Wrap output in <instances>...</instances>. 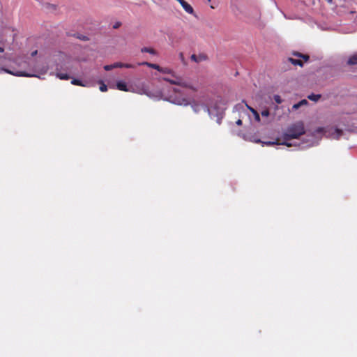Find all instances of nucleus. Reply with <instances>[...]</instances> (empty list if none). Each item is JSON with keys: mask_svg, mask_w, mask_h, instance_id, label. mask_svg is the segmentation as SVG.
Listing matches in <instances>:
<instances>
[{"mask_svg": "<svg viewBox=\"0 0 357 357\" xmlns=\"http://www.w3.org/2000/svg\"><path fill=\"white\" fill-rule=\"evenodd\" d=\"M116 68H123V63L116 62L111 65H106L104 66V69L107 71L111 70Z\"/></svg>", "mask_w": 357, "mask_h": 357, "instance_id": "obj_15", "label": "nucleus"}, {"mask_svg": "<svg viewBox=\"0 0 357 357\" xmlns=\"http://www.w3.org/2000/svg\"><path fill=\"white\" fill-rule=\"evenodd\" d=\"M246 107H248V109L252 113L253 116H254V118H255V120L257 122H260L261 121V119H260V115L257 112V110H255L254 108L250 107L249 105H248L246 104Z\"/></svg>", "mask_w": 357, "mask_h": 357, "instance_id": "obj_16", "label": "nucleus"}, {"mask_svg": "<svg viewBox=\"0 0 357 357\" xmlns=\"http://www.w3.org/2000/svg\"><path fill=\"white\" fill-rule=\"evenodd\" d=\"M70 58L64 53H59L56 59L55 76L62 80H68L70 75L67 73L70 70Z\"/></svg>", "mask_w": 357, "mask_h": 357, "instance_id": "obj_4", "label": "nucleus"}, {"mask_svg": "<svg viewBox=\"0 0 357 357\" xmlns=\"http://www.w3.org/2000/svg\"><path fill=\"white\" fill-rule=\"evenodd\" d=\"M346 133L344 130L335 126H328L326 128H318L314 130L313 135L309 137L310 139H307V146H313L316 144L322 135L332 139H340L344 137Z\"/></svg>", "mask_w": 357, "mask_h": 357, "instance_id": "obj_1", "label": "nucleus"}, {"mask_svg": "<svg viewBox=\"0 0 357 357\" xmlns=\"http://www.w3.org/2000/svg\"><path fill=\"white\" fill-rule=\"evenodd\" d=\"M252 141L256 142V143H259V142H261L260 139H256L255 137H253L252 139H251Z\"/></svg>", "mask_w": 357, "mask_h": 357, "instance_id": "obj_30", "label": "nucleus"}, {"mask_svg": "<svg viewBox=\"0 0 357 357\" xmlns=\"http://www.w3.org/2000/svg\"><path fill=\"white\" fill-rule=\"evenodd\" d=\"M208 2L211 1V0H207Z\"/></svg>", "mask_w": 357, "mask_h": 357, "instance_id": "obj_38", "label": "nucleus"}, {"mask_svg": "<svg viewBox=\"0 0 357 357\" xmlns=\"http://www.w3.org/2000/svg\"><path fill=\"white\" fill-rule=\"evenodd\" d=\"M191 60L196 62V63H200L202 61H206L207 59V56L203 54L195 55L192 54L190 57Z\"/></svg>", "mask_w": 357, "mask_h": 357, "instance_id": "obj_12", "label": "nucleus"}, {"mask_svg": "<svg viewBox=\"0 0 357 357\" xmlns=\"http://www.w3.org/2000/svg\"><path fill=\"white\" fill-rule=\"evenodd\" d=\"M116 89L119 91L130 92V84L128 86L126 82L123 80H119L116 82Z\"/></svg>", "mask_w": 357, "mask_h": 357, "instance_id": "obj_11", "label": "nucleus"}, {"mask_svg": "<svg viewBox=\"0 0 357 357\" xmlns=\"http://www.w3.org/2000/svg\"><path fill=\"white\" fill-rule=\"evenodd\" d=\"M100 91L102 92H105L107 91V86L104 83H102V81L100 82Z\"/></svg>", "mask_w": 357, "mask_h": 357, "instance_id": "obj_24", "label": "nucleus"}, {"mask_svg": "<svg viewBox=\"0 0 357 357\" xmlns=\"http://www.w3.org/2000/svg\"><path fill=\"white\" fill-rule=\"evenodd\" d=\"M303 58L305 59V61H307L309 59L308 56H303Z\"/></svg>", "mask_w": 357, "mask_h": 357, "instance_id": "obj_33", "label": "nucleus"}, {"mask_svg": "<svg viewBox=\"0 0 357 357\" xmlns=\"http://www.w3.org/2000/svg\"><path fill=\"white\" fill-rule=\"evenodd\" d=\"M189 104L187 105H190L192 109L195 114H199L202 111L206 112L208 115H211L213 114V110L212 108H209L208 106V103L205 104L202 102L201 101L193 100L192 101H190L188 100Z\"/></svg>", "mask_w": 357, "mask_h": 357, "instance_id": "obj_8", "label": "nucleus"}, {"mask_svg": "<svg viewBox=\"0 0 357 357\" xmlns=\"http://www.w3.org/2000/svg\"><path fill=\"white\" fill-rule=\"evenodd\" d=\"M305 130L303 123L302 122H298L287 130L286 132L284 133V140L282 142L278 143V144L282 145H286L287 146H291V144L289 142L290 139H297L299 136L304 134ZM264 144L266 145H273L277 144L275 142H263Z\"/></svg>", "mask_w": 357, "mask_h": 357, "instance_id": "obj_3", "label": "nucleus"}, {"mask_svg": "<svg viewBox=\"0 0 357 357\" xmlns=\"http://www.w3.org/2000/svg\"><path fill=\"white\" fill-rule=\"evenodd\" d=\"M236 123L238 126H241L242 124V121L241 119H238V121H236Z\"/></svg>", "mask_w": 357, "mask_h": 357, "instance_id": "obj_31", "label": "nucleus"}, {"mask_svg": "<svg viewBox=\"0 0 357 357\" xmlns=\"http://www.w3.org/2000/svg\"><path fill=\"white\" fill-rule=\"evenodd\" d=\"M307 98L310 100L317 102L321 98V96L319 94H311V95H309Z\"/></svg>", "mask_w": 357, "mask_h": 357, "instance_id": "obj_22", "label": "nucleus"}, {"mask_svg": "<svg viewBox=\"0 0 357 357\" xmlns=\"http://www.w3.org/2000/svg\"><path fill=\"white\" fill-rule=\"evenodd\" d=\"M348 63L350 65L357 64V54L351 56L348 60Z\"/></svg>", "mask_w": 357, "mask_h": 357, "instance_id": "obj_21", "label": "nucleus"}, {"mask_svg": "<svg viewBox=\"0 0 357 357\" xmlns=\"http://www.w3.org/2000/svg\"><path fill=\"white\" fill-rule=\"evenodd\" d=\"M7 73L11 74L13 75L19 76V77H36L40 78V76L36 73H39L40 75H44L47 73L48 70V68L46 66L40 67L38 65H36L33 68V70L36 73H29L22 70H10V69H3Z\"/></svg>", "mask_w": 357, "mask_h": 357, "instance_id": "obj_5", "label": "nucleus"}, {"mask_svg": "<svg viewBox=\"0 0 357 357\" xmlns=\"http://www.w3.org/2000/svg\"><path fill=\"white\" fill-rule=\"evenodd\" d=\"M174 94L166 95L161 90H155L151 91H149V93L151 96H147L148 97L159 100H163L165 101H168L172 104L181 105V106H187L188 102V99L186 97H184L181 95H177L176 93L178 92L176 89H173Z\"/></svg>", "mask_w": 357, "mask_h": 357, "instance_id": "obj_2", "label": "nucleus"}, {"mask_svg": "<svg viewBox=\"0 0 357 357\" xmlns=\"http://www.w3.org/2000/svg\"><path fill=\"white\" fill-rule=\"evenodd\" d=\"M131 93H138L141 95L151 96L149 93V90L144 82L139 83H131L130 84V91Z\"/></svg>", "mask_w": 357, "mask_h": 357, "instance_id": "obj_9", "label": "nucleus"}, {"mask_svg": "<svg viewBox=\"0 0 357 357\" xmlns=\"http://www.w3.org/2000/svg\"><path fill=\"white\" fill-rule=\"evenodd\" d=\"M77 37L78 38L82 40H88V38L86 36H77Z\"/></svg>", "mask_w": 357, "mask_h": 357, "instance_id": "obj_28", "label": "nucleus"}, {"mask_svg": "<svg viewBox=\"0 0 357 357\" xmlns=\"http://www.w3.org/2000/svg\"><path fill=\"white\" fill-rule=\"evenodd\" d=\"M123 68H134V66L129 63H123Z\"/></svg>", "mask_w": 357, "mask_h": 357, "instance_id": "obj_27", "label": "nucleus"}, {"mask_svg": "<svg viewBox=\"0 0 357 357\" xmlns=\"http://www.w3.org/2000/svg\"><path fill=\"white\" fill-rule=\"evenodd\" d=\"M208 106L209 108H212L213 110V114L208 116L211 119L215 120L218 124H220L221 119H222L225 110L224 107L221 105L220 101H219L218 99L210 100L208 102Z\"/></svg>", "mask_w": 357, "mask_h": 357, "instance_id": "obj_7", "label": "nucleus"}, {"mask_svg": "<svg viewBox=\"0 0 357 357\" xmlns=\"http://www.w3.org/2000/svg\"><path fill=\"white\" fill-rule=\"evenodd\" d=\"M71 84L73 85H77V86H84V87H89L90 86V84L88 82H83L78 79H73L71 80Z\"/></svg>", "mask_w": 357, "mask_h": 357, "instance_id": "obj_14", "label": "nucleus"}, {"mask_svg": "<svg viewBox=\"0 0 357 357\" xmlns=\"http://www.w3.org/2000/svg\"><path fill=\"white\" fill-rule=\"evenodd\" d=\"M179 58L183 62H184V56L183 53L179 54Z\"/></svg>", "mask_w": 357, "mask_h": 357, "instance_id": "obj_29", "label": "nucleus"}, {"mask_svg": "<svg viewBox=\"0 0 357 357\" xmlns=\"http://www.w3.org/2000/svg\"><path fill=\"white\" fill-rule=\"evenodd\" d=\"M270 114V112L268 109H264L261 112V115L262 117H268Z\"/></svg>", "mask_w": 357, "mask_h": 357, "instance_id": "obj_25", "label": "nucleus"}, {"mask_svg": "<svg viewBox=\"0 0 357 357\" xmlns=\"http://www.w3.org/2000/svg\"><path fill=\"white\" fill-rule=\"evenodd\" d=\"M141 52H147L151 55H157V52L154 49L151 48V47H142L141 49Z\"/></svg>", "mask_w": 357, "mask_h": 357, "instance_id": "obj_18", "label": "nucleus"}, {"mask_svg": "<svg viewBox=\"0 0 357 357\" xmlns=\"http://www.w3.org/2000/svg\"><path fill=\"white\" fill-rule=\"evenodd\" d=\"M176 1H178L181 4V6L183 8V10L187 13L191 14V15L194 14L193 8L188 3H187L185 0H176Z\"/></svg>", "mask_w": 357, "mask_h": 357, "instance_id": "obj_10", "label": "nucleus"}, {"mask_svg": "<svg viewBox=\"0 0 357 357\" xmlns=\"http://www.w3.org/2000/svg\"><path fill=\"white\" fill-rule=\"evenodd\" d=\"M289 61H290V62H291L292 64H294V65H295V66H296V65L300 66H303V63H302V61H300V60H298V59H295L290 58V59H289Z\"/></svg>", "mask_w": 357, "mask_h": 357, "instance_id": "obj_23", "label": "nucleus"}, {"mask_svg": "<svg viewBox=\"0 0 357 357\" xmlns=\"http://www.w3.org/2000/svg\"><path fill=\"white\" fill-rule=\"evenodd\" d=\"M172 79L168 77H164L163 79L172 84L178 85L182 87L190 89L193 91H197L199 89L197 85L193 84L190 81L183 78L181 76L177 75L174 73V76H172Z\"/></svg>", "mask_w": 357, "mask_h": 357, "instance_id": "obj_6", "label": "nucleus"}, {"mask_svg": "<svg viewBox=\"0 0 357 357\" xmlns=\"http://www.w3.org/2000/svg\"><path fill=\"white\" fill-rule=\"evenodd\" d=\"M274 100L278 103V104H280L282 102V99L280 98V96L278 95H275L274 97Z\"/></svg>", "mask_w": 357, "mask_h": 357, "instance_id": "obj_26", "label": "nucleus"}, {"mask_svg": "<svg viewBox=\"0 0 357 357\" xmlns=\"http://www.w3.org/2000/svg\"><path fill=\"white\" fill-rule=\"evenodd\" d=\"M38 53V51L37 50H35L33 52H31V56H34L37 54Z\"/></svg>", "mask_w": 357, "mask_h": 357, "instance_id": "obj_32", "label": "nucleus"}, {"mask_svg": "<svg viewBox=\"0 0 357 357\" xmlns=\"http://www.w3.org/2000/svg\"><path fill=\"white\" fill-rule=\"evenodd\" d=\"M3 50H3V47H0V53L3 52Z\"/></svg>", "mask_w": 357, "mask_h": 357, "instance_id": "obj_34", "label": "nucleus"}, {"mask_svg": "<svg viewBox=\"0 0 357 357\" xmlns=\"http://www.w3.org/2000/svg\"><path fill=\"white\" fill-rule=\"evenodd\" d=\"M118 26H119V24H115V25L114 26V28H117Z\"/></svg>", "mask_w": 357, "mask_h": 357, "instance_id": "obj_36", "label": "nucleus"}, {"mask_svg": "<svg viewBox=\"0 0 357 357\" xmlns=\"http://www.w3.org/2000/svg\"><path fill=\"white\" fill-rule=\"evenodd\" d=\"M328 2L331 3L332 0H326Z\"/></svg>", "mask_w": 357, "mask_h": 357, "instance_id": "obj_37", "label": "nucleus"}, {"mask_svg": "<svg viewBox=\"0 0 357 357\" xmlns=\"http://www.w3.org/2000/svg\"><path fill=\"white\" fill-rule=\"evenodd\" d=\"M15 62L17 65L22 69H25L29 67V64L23 59H17Z\"/></svg>", "mask_w": 357, "mask_h": 357, "instance_id": "obj_17", "label": "nucleus"}, {"mask_svg": "<svg viewBox=\"0 0 357 357\" xmlns=\"http://www.w3.org/2000/svg\"><path fill=\"white\" fill-rule=\"evenodd\" d=\"M307 101L306 100H301L300 102H298V103H296L293 105L292 108L294 109H298L299 107H301V106H303V105H306L307 104Z\"/></svg>", "mask_w": 357, "mask_h": 357, "instance_id": "obj_19", "label": "nucleus"}, {"mask_svg": "<svg viewBox=\"0 0 357 357\" xmlns=\"http://www.w3.org/2000/svg\"><path fill=\"white\" fill-rule=\"evenodd\" d=\"M160 73H163V74H169V75H171L172 76H174V72L172 70L167 68H162Z\"/></svg>", "mask_w": 357, "mask_h": 357, "instance_id": "obj_20", "label": "nucleus"}, {"mask_svg": "<svg viewBox=\"0 0 357 357\" xmlns=\"http://www.w3.org/2000/svg\"><path fill=\"white\" fill-rule=\"evenodd\" d=\"M268 123V121H263L262 124H266V123Z\"/></svg>", "mask_w": 357, "mask_h": 357, "instance_id": "obj_35", "label": "nucleus"}, {"mask_svg": "<svg viewBox=\"0 0 357 357\" xmlns=\"http://www.w3.org/2000/svg\"><path fill=\"white\" fill-rule=\"evenodd\" d=\"M138 65L148 66L149 68H153L155 70H157L160 73L161 72V69H162V67H160L159 65L155 64V63H149V62H147V61H144V62L139 63Z\"/></svg>", "mask_w": 357, "mask_h": 357, "instance_id": "obj_13", "label": "nucleus"}]
</instances>
